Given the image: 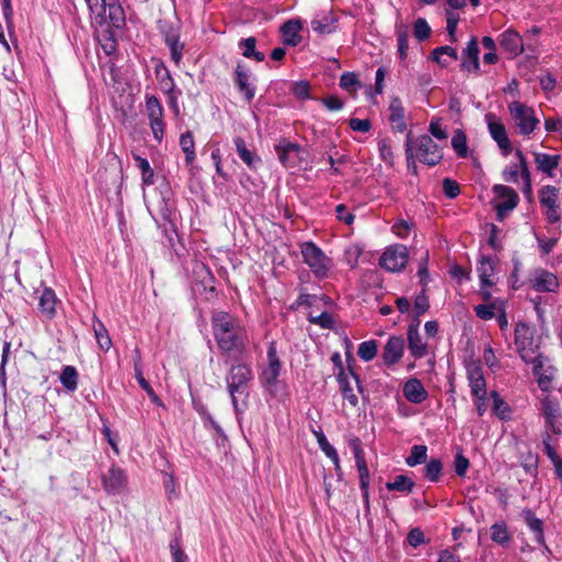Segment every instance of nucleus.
Masks as SVG:
<instances>
[{"mask_svg":"<svg viewBox=\"0 0 562 562\" xmlns=\"http://www.w3.org/2000/svg\"><path fill=\"white\" fill-rule=\"evenodd\" d=\"M212 330L218 348L224 352H244L248 345L246 328L231 314L218 311L212 315Z\"/></svg>","mask_w":562,"mask_h":562,"instance_id":"1","label":"nucleus"},{"mask_svg":"<svg viewBox=\"0 0 562 562\" xmlns=\"http://www.w3.org/2000/svg\"><path fill=\"white\" fill-rule=\"evenodd\" d=\"M252 378L251 367L244 362L233 364L226 375L227 392L237 416L241 415L247 407L248 384Z\"/></svg>","mask_w":562,"mask_h":562,"instance_id":"2","label":"nucleus"},{"mask_svg":"<svg viewBox=\"0 0 562 562\" xmlns=\"http://www.w3.org/2000/svg\"><path fill=\"white\" fill-rule=\"evenodd\" d=\"M405 153L408 168L413 166L414 169L416 159L429 166H435L442 159L440 147L430 136L420 135L414 138L412 132L406 135Z\"/></svg>","mask_w":562,"mask_h":562,"instance_id":"3","label":"nucleus"},{"mask_svg":"<svg viewBox=\"0 0 562 562\" xmlns=\"http://www.w3.org/2000/svg\"><path fill=\"white\" fill-rule=\"evenodd\" d=\"M508 112L519 135L529 136L539 127L540 120L533 108L520 101H513L508 103Z\"/></svg>","mask_w":562,"mask_h":562,"instance_id":"4","label":"nucleus"},{"mask_svg":"<svg viewBox=\"0 0 562 562\" xmlns=\"http://www.w3.org/2000/svg\"><path fill=\"white\" fill-rule=\"evenodd\" d=\"M300 249L304 263L310 267L313 274L318 279L326 278L333 266L331 259L313 241L302 243Z\"/></svg>","mask_w":562,"mask_h":562,"instance_id":"5","label":"nucleus"},{"mask_svg":"<svg viewBox=\"0 0 562 562\" xmlns=\"http://www.w3.org/2000/svg\"><path fill=\"white\" fill-rule=\"evenodd\" d=\"M536 328L527 323L519 322L515 327V347L520 359L529 362L538 353L539 345L535 338Z\"/></svg>","mask_w":562,"mask_h":562,"instance_id":"6","label":"nucleus"},{"mask_svg":"<svg viewBox=\"0 0 562 562\" xmlns=\"http://www.w3.org/2000/svg\"><path fill=\"white\" fill-rule=\"evenodd\" d=\"M90 13L94 16L99 24H102L109 19L115 26H119L123 19V11L116 0H86Z\"/></svg>","mask_w":562,"mask_h":562,"instance_id":"7","label":"nucleus"},{"mask_svg":"<svg viewBox=\"0 0 562 562\" xmlns=\"http://www.w3.org/2000/svg\"><path fill=\"white\" fill-rule=\"evenodd\" d=\"M281 368L277 345L274 341H271L267 350V366L262 369L259 376L260 383L266 391L270 393L274 392Z\"/></svg>","mask_w":562,"mask_h":562,"instance_id":"8","label":"nucleus"},{"mask_svg":"<svg viewBox=\"0 0 562 562\" xmlns=\"http://www.w3.org/2000/svg\"><path fill=\"white\" fill-rule=\"evenodd\" d=\"M146 116L148 125L151 130L153 137L161 143L165 136L166 124L164 121V108L157 97L151 94L145 95Z\"/></svg>","mask_w":562,"mask_h":562,"instance_id":"9","label":"nucleus"},{"mask_svg":"<svg viewBox=\"0 0 562 562\" xmlns=\"http://www.w3.org/2000/svg\"><path fill=\"white\" fill-rule=\"evenodd\" d=\"M540 412L544 417L546 427L555 435L562 434V412L557 398L549 395L540 402Z\"/></svg>","mask_w":562,"mask_h":562,"instance_id":"10","label":"nucleus"},{"mask_svg":"<svg viewBox=\"0 0 562 562\" xmlns=\"http://www.w3.org/2000/svg\"><path fill=\"white\" fill-rule=\"evenodd\" d=\"M408 261L407 247L395 244L387 247L380 257V266L391 272H397L405 268Z\"/></svg>","mask_w":562,"mask_h":562,"instance_id":"11","label":"nucleus"},{"mask_svg":"<svg viewBox=\"0 0 562 562\" xmlns=\"http://www.w3.org/2000/svg\"><path fill=\"white\" fill-rule=\"evenodd\" d=\"M493 192L495 194V210L497 217L503 220L517 206L519 196L514 189L504 184H495L493 187Z\"/></svg>","mask_w":562,"mask_h":562,"instance_id":"12","label":"nucleus"},{"mask_svg":"<svg viewBox=\"0 0 562 562\" xmlns=\"http://www.w3.org/2000/svg\"><path fill=\"white\" fill-rule=\"evenodd\" d=\"M279 161L285 168H294L300 166L303 157V149L297 143H293L286 138H282L274 147Z\"/></svg>","mask_w":562,"mask_h":562,"instance_id":"13","label":"nucleus"},{"mask_svg":"<svg viewBox=\"0 0 562 562\" xmlns=\"http://www.w3.org/2000/svg\"><path fill=\"white\" fill-rule=\"evenodd\" d=\"M485 121L487 123L488 132H490L492 138L497 143V145L502 149L503 154L505 156H507L512 150V144L508 138V135H507L504 124L493 113H487L485 115Z\"/></svg>","mask_w":562,"mask_h":562,"instance_id":"14","label":"nucleus"},{"mask_svg":"<svg viewBox=\"0 0 562 562\" xmlns=\"http://www.w3.org/2000/svg\"><path fill=\"white\" fill-rule=\"evenodd\" d=\"M102 485L108 494H120L127 486V476L124 470L112 465L108 472L102 475Z\"/></svg>","mask_w":562,"mask_h":562,"instance_id":"15","label":"nucleus"},{"mask_svg":"<svg viewBox=\"0 0 562 562\" xmlns=\"http://www.w3.org/2000/svg\"><path fill=\"white\" fill-rule=\"evenodd\" d=\"M494 263L487 257H482L477 265V273L481 281L480 294L483 300L487 301L491 297L490 288L494 284Z\"/></svg>","mask_w":562,"mask_h":562,"instance_id":"16","label":"nucleus"},{"mask_svg":"<svg viewBox=\"0 0 562 562\" xmlns=\"http://www.w3.org/2000/svg\"><path fill=\"white\" fill-rule=\"evenodd\" d=\"M352 381L355 382L359 392H362V385L358 374L353 373L352 371L349 373L341 371L338 375V383L344 398L347 400L351 406L356 407L359 401L358 396L353 392V387L351 385Z\"/></svg>","mask_w":562,"mask_h":562,"instance_id":"17","label":"nucleus"},{"mask_svg":"<svg viewBox=\"0 0 562 562\" xmlns=\"http://www.w3.org/2000/svg\"><path fill=\"white\" fill-rule=\"evenodd\" d=\"M235 83L245 100L251 102L256 94V86L251 74L240 64L235 69Z\"/></svg>","mask_w":562,"mask_h":562,"instance_id":"18","label":"nucleus"},{"mask_svg":"<svg viewBox=\"0 0 562 562\" xmlns=\"http://www.w3.org/2000/svg\"><path fill=\"white\" fill-rule=\"evenodd\" d=\"M531 286L537 292H554L559 286V279L550 271L538 269L531 278Z\"/></svg>","mask_w":562,"mask_h":562,"instance_id":"19","label":"nucleus"},{"mask_svg":"<svg viewBox=\"0 0 562 562\" xmlns=\"http://www.w3.org/2000/svg\"><path fill=\"white\" fill-rule=\"evenodd\" d=\"M467 374L471 394H487L486 382L482 368L479 362L470 361L467 363Z\"/></svg>","mask_w":562,"mask_h":562,"instance_id":"20","label":"nucleus"},{"mask_svg":"<svg viewBox=\"0 0 562 562\" xmlns=\"http://www.w3.org/2000/svg\"><path fill=\"white\" fill-rule=\"evenodd\" d=\"M405 341L400 336H392L389 338L382 358L385 364L392 366L400 361L404 353Z\"/></svg>","mask_w":562,"mask_h":562,"instance_id":"21","label":"nucleus"},{"mask_svg":"<svg viewBox=\"0 0 562 562\" xmlns=\"http://www.w3.org/2000/svg\"><path fill=\"white\" fill-rule=\"evenodd\" d=\"M499 44L513 57L524 53L522 37L513 29H508L499 35Z\"/></svg>","mask_w":562,"mask_h":562,"instance_id":"22","label":"nucleus"},{"mask_svg":"<svg viewBox=\"0 0 562 562\" xmlns=\"http://www.w3.org/2000/svg\"><path fill=\"white\" fill-rule=\"evenodd\" d=\"M479 43L475 37H472L465 49L462 52L461 68L469 72H476L480 69L479 63Z\"/></svg>","mask_w":562,"mask_h":562,"instance_id":"23","label":"nucleus"},{"mask_svg":"<svg viewBox=\"0 0 562 562\" xmlns=\"http://www.w3.org/2000/svg\"><path fill=\"white\" fill-rule=\"evenodd\" d=\"M403 394L405 398L413 404H420L428 396L427 390L424 387L423 383L416 378H412L405 382L403 386Z\"/></svg>","mask_w":562,"mask_h":562,"instance_id":"24","label":"nucleus"},{"mask_svg":"<svg viewBox=\"0 0 562 562\" xmlns=\"http://www.w3.org/2000/svg\"><path fill=\"white\" fill-rule=\"evenodd\" d=\"M390 111V122L392 128L396 132L403 133L406 131V121H405V109L402 104L400 98H392L389 106Z\"/></svg>","mask_w":562,"mask_h":562,"instance_id":"25","label":"nucleus"},{"mask_svg":"<svg viewBox=\"0 0 562 562\" xmlns=\"http://www.w3.org/2000/svg\"><path fill=\"white\" fill-rule=\"evenodd\" d=\"M517 157V162L509 165L506 167L503 171V178L506 182L517 183L518 182V176L520 175L521 178H525V169L529 170L526 157L524 156L522 151L517 149L515 153Z\"/></svg>","mask_w":562,"mask_h":562,"instance_id":"26","label":"nucleus"},{"mask_svg":"<svg viewBox=\"0 0 562 562\" xmlns=\"http://www.w3.org/2000/svg\"><path fill=\"white\" fill-rule=\"evenodd\" d=\"M408 348L413 357L423 358L427 352V346L418 331V324L411 325L407 331Z\"/></svg>","mask_w":562,"mask_h":562,"instance_id":"27","label":"nucleus"},{"mask_svg":"<svg viewBox=\"0 0 562 562\" xmlns=\"http://www.w3.org/2000/svg\"><path fill=\"white\" fill-rule=\"evenodd\" d=\"M136 358L134 360V375L137 380L139 386L147 393V395L150 397V400L158 406H162V402L157 396L150 384L146 381V379L143 375V367H142V359L138 350H136Z\"/></svg>","mask_w":562,"mask_h":562,"instance_id":"28","label":"nucleus"},{"mask_svg":"<svg viewBox=\"0 0 562 562\" xmlns=\"http://www.w3.org/2000/svg\"><path fill=\"white\" fill-rule=\"evenodd\" d=\"M535 164L541 172L552 176L560 162L559 155H549L544 153H535Z\"/></svg>","mask_w":562,"mask_h":562,"instance_id":"29","label":"nucleus"},{"mask_svg":"<svg viewBox=\"0 0 562 562\" xmlns=\"http://www.w3.org/2000/svg\"><path fill=\"white\" fill-rule=\"evenodd\" d=\"M522 518L528 526V528L535 533V540L538 544H544V533H543V521L537 518L532 510L524 509Z\"/></svg>","mask_w":562,"mask_h":562,"instance_id":"30","label":"nucleus"},{"mask_svg":"<svg viewBox=\"0 0 562 562\" xmlns=\"http://www.w3.org/2000/svg\"><path fill=\"white\" fill-rule=\"evenodd\" d=\"M301 27L302 26L299 21L290 20L285 22L281 27L284 44L290 46H296L301 41Z\"/></svg>","mask_w":562,"mask_h":562,"instance_id":"31","label":"nucleus"},{"mask_svg":"<svg viewBox=\"0 0 562 562\" xmlns=\"http://www.w3.org/2000/svg\"><path fill=\"white\" fill-rule=\"evenodd\" d=\"M56 300L55 292L52 289H44L38 302L41 312L48 317H53L56 311Z\"/></svg>","mask_w":562,"mask_h":562,"instance_id":"32","label":"nucleus"},{"mask_svg":"<svg viewBox=\"0 0 562 562\" xmlns=\"http://www.w3.org/2000/svg\"><path fill=\"white\" fill-rule=\"evenodd\" d=\"M237 154L239 158L249 167L256 168L257 164L260 161L259 157L256 156L255 153L249 150L246 146L245 140L241 137H236L234 139Z\"/></svg>","mask_w":562,"mask_h":562,"instance_id":"33","label":"nucleus"},{"mask_svg":"<svg viewBox=\"0 0 562 562\" xmlns=\"http://www.w3.org/2000/svg\"><path fill=\"white\" fill-rule=\"evenodd\" d=\"M432 58L441 67H447L450 61L458 59L457 49L451 46H440L432 50Z\"/></svg>","mask_w":562,"mask_h":562,"instance_id":"34","label":"nucleus"},{"mask_svg":"<svg viewBox=\"0 0 562 562\" xmlns=\"http://www.w3.org/2000/svg\"><path fill=\"white\" fill-rule=\"evenodd\" d=\"M59 381L67 391H76L78 386L77 369L72 366H65L61 370Z\"/></svg>","mask_w":562,"mask_h":562,"instance_id":"35","label":"nucleus"},{"mask_svg":"<svg viewBox=\"0 0 562 562\" xmlns=\"http://www.w3.org/2000/svg\"><path fill=\"white\" fill-rule=\"evenodd\" d=\"M491 539L502 547L508 546L510 536L504 521L495 522L491 526Z\"/></svg>","mask_w":562,"mask_h":562,"instance_id":"36","label":"nucleus"},{"mask_svg":"<svg viewBox=\"0 0 562 562\" xmlns=\"http://www.w3.org/2000/svg\"><path fill=\"white\" fill-rule=\"evenodd\" d=\"M490 396L493 400V412L502 420H508L512 417V409L509 405L499 396L496 391L491 392Z\"/></svg>","mask_w":562,"mask_h":562,"instance_id":"37","label":"nucleus"},{"mask_svg":"<svg viewBox=\"0 0 562 562\" xmlns=\"http://www.w3.org/2000/svg\"><path fill=\"white\" fill-rule=\"evenodd\" d=\"M133 158L137 164V167L142 171V181L144 186H151L155 182V173L150 167L149 161L139 155L133 154Z\"/></svg>","mask_w":562,"mask_h":562,"instance_id":"38","label":"nucleus"},{"mask_svg":"<svg viewBox=\"0 0 562 562\" xmlns=\"http://www.w3.org/2000/svg\"><path fill=\"white\" fill-rule=\"evenodd\" d=\"M156 76L159 81L160 88L165 93H171L176 90L175 81L169 72V70L164 66L159 65L156 67Z\"/></svg>","mask_w":562,"mask_h":562,"instance_id":"39","label":"nucleus"},{"mask_svg":"<svg viewBox=\"0 0 562 562\" xmlns=\"http://www.w3.org/2000/svg\"><path fill=\"white\" fill-rule=\"evenodd\" d=\"M180 147L182 151L186 154V162L187 165H191L195 159V150H194V138L191 132H186L180 136Z\"/></svg>","mask_w":562,"mask_h":562,"instance_id":"40","label":"nucleus"},{"mask_svg":"<svg viewBox=\"0 0 562 562\" xmlns=\"http://www.w3.org/2000/svg\"><path fill=\"white\" fill-rule=\"evenodd\" d=\"M93 331H94V336H95L99 347L102 350L108 351L112 346V341L108 334L106 328L98 319L93 322Z\"/></svg>","mask_w":562,"mask_h":562,"instance_id":"41","label":"nucleus"},{"mask_svg":"<svg viewBox=\"0 0 562 562\" xmlns=\"http://www.w3.org/2000/svg\"><path fill=\"white\" fill-rule=\"evenodd\" d=\"M414 482L406 475H397L394 481L387 482L385 487L387 491H397L411 493L414 487Z\"/></svg>","mask_w":562,"mask_h":562,"instance_id":"42","label":"nucleus"},{"mask_svg":"<svg viewBox=\"0 0 562 562\" xmlns=\"http://www.w3.org/2000/svg\"><path fill=\"white\" fill-rule=\"evenodd\" d=\"M395 30L400 57L404 59L408 49V26L404 23H397Z\"/></svg>","mask_w":562,"mask_h":562,"instance_id":"43","label":"nucleus"},{"mask_svg":"<svg viewBox=\"0 0 562 562\" xmlns=\"http://www.w3.org/2000/svg\"><path fill=\"white\" fill-rule=\"evenodd\" d=\"M335 18L331 15H325L323 19H314L311 22L313 31L319 34H329L335 31Z\"/></svg>","mask_w":562,"mask_h":562,"instance_id":"44","label":"nucleus"},{"mask_svg":"<svg viewBox=\"0 0 562 562\" xmlns=\"http://www.w3.org/2000/svg\"><path fill=\"white\" fill-rule=\"evenodd\" d=\"M558 193H559L558 189L552 186L543 187L539 193L540 204L543 207L558 206V204H557Z\"/></svg>","mask_w":562,"mask_h":562,"instance_id":"45","label":"nucleus"},{"mask_svg":"<svg viewBox=\"0 0 562 562\" xmlns=\"http://www.w3.org/2000/svg\"><path fill=\"white\" fill-rule=\"evenodd\" d=\"M451 146L459 157L468 156L467 136L463 131L457 130L451 139Z\"/></svg>","mask_w":562,"mask_h":562,"instance_id":"46","label":"nucleus"},{"mask_svg":"<svg viewBox=\"0 0 562 562\" xmlns=\"http://www.w3.org/2000/svg\"><path fill=\"white\" fill-rule=\"evenodd\" d=\"M427 459V447L423 445H416L411 449L409 456L406 458V464L415 467L424 463Z\"/></svg>","mask_w":562,"mask_h":562,"instance_id":"47","label":"nucleus"},{"mask_svg":"<svg viewBox=\"0 0 562 562\" xmlns=\"http://www.w3.org/2000/svg\"><path fill=\"white\" fill-rule=\"evenodd\" d=\"M378 353V344L375 340H367L359 345L358 356L364 361H371Z\"/></svg>","mask_w":562,"mask_h":562,"instance_id":"48","label":"nucleus"},{"mask_svg":"<svg viewBox=\"0 0 562 562\" xmlns=\"http://www.w3.org/2000/svg\"><path fill=\"white\" fill-rule=\"evenodd\" d=\"M166 44L170 49L171 59L178 65L182 59L183 44L176 35L166 36Z\"/></svg>","mask_w":562,"mask_h":562,"instance_id":"49","label":"nucleus"},{"mask_svg":"<svg viewBox=\"0 0 562 562\" xmlns=\"http://www.w3.org/2000/svg\"><path fill=\"white\" fill-rule=\"evenodd\" d=\"M307 319L311 324L318 325L324 329H331L335 325L334 318L328 312H322L318 315H314L313 312H310Z\"/></svg>","mask_w":562,"mask_h":562,"instance_id":"50","label":"nucleus"},{"mask_svg":"<svg viewBox=\"0 0 562 562\" xmlns=\"http://www.w3.org/2000/svg\"><path fill=\"white\" fill-rule=\"evenodd\" d=\"M339 86L349 92H356L361 87V83L355 72H344L340 77Z\"/></svg>","mask_w":562,"mask_h":562,"instance_id":"51","label":"nucleus"},{"mask_svg":"<svg viewBox=\"0 0 562 562\" xmlns=\"http://www.w3.org/2000/svg\"><path fill=\"white\" fill-rule=\"evenodd\" d=\"M441 470V461L439 459H431L425 467V476L429 481L436 482L439 479Z\"/></svg>","mask_w":562,"mask_h":562,"instance_id":"52","label":"nucleus"},{"mask_svg":"<svg viewBox=\"0 0 562 562\" xmlns=\"http://www.w3.org/2000/svg\"><path fill=\"white\" fill-rule=\"evenodd\" d=\"M430 32L431 30L427 21L423 18H418L414 24V36L422 42L429 37Z\"/></svg>","mask_w":562,"mask_h":562,"instance_id":"53","label":"nucleus"},{"mask_svg":"<svg viewBox=\"0 0 562 562\" xmlns=\"http://www.w3.org/2000/svg\"><path fill=\"white\" fill-rule=\"evenodd\" d=\"M429 132L437 139H446L448 137L446 128L442 126L440 117H434L429 124Z\"/></svg>","mask_w":562,"mask_h":562,"instance_id":"54","label":"nucleus"},{"mask_svg":"<svg viewBox=\"0 0 562 562\" xmlns=\"http://www.w3.org/2000/svg\"><path fill=\"white\" fill-rule=\"evenodd\" d=\"M412 229V224L405 220H397L393 226L392 232L398 237V238H406Z\"/></svg>","mask_w":562,"mask_h":562,"instance_id":"55","label":"nucleus"},{"mask_svg":"<svg viewBox=\"0 0 562 562\" xmlns=\"http://www.w3.org/2000/svg\"><path fill=\"white\" fill-rule=\"evenodd\" d=\"M310 83L307 81H296L292 86V93L301 100L310 98Z\"/></svg>","mask_w":562,"mask_h":562,"instance_id":"56","label":"nucleus"},{"mask_svg":"<svg viewBox=\"0 0 562 562\" xmlns=\"http://www.w3.org/2000/svg\"><path fill=\"white\" fill-rule=\"evenodd\" d=\"M379 153L383 161L390 165L393 162V149L391 143L387 139H381L379 142Z\"/></svg>","mask_w":562,"mask_h":562,"instance_id":"57","label":"nucleus"},{"mask_svg":"<svg viewBox=\"0 0 562 562\" xmlns=\"http://www.w3.org/2000/svg\"><path fill=\"white\" fill-rule=\"evenodd\" d=\"M475 314L481 319L487 321L494 317L495 315V305L494 304H479L474 307Z\"/></svg>","mask_w":562,"mask_h":562,"instance_id":"58","label":"nucleus"},{"mask_svg":"<svg viewBox=\"0 0 562 562\" xmlns=\"http://www.w3.org/2000/svg\"><path fill=\"white\" fill-rule=\"evenodd\" d=\"M442 189H443V193L449 199H454L460 193V187H459L458 182L454 180H451L449 178L443 180Z\"/></svg>","mask_w":562,"mask_h":562,"instance_id":"59","label":"nucleus"},{"mask_svg":"<svg viewBox=\"0 0 562 562\" xmlns=\"http://www.w3.org/2000/svg\"><path fill=\"white\" fill-rule=\"evenodd\" d=\"M458 22H459L458 14H456L451 11H447V31L449 33L451 42L457 41L456 32H457Z\"/></svg>","mask_w":562,"mask_h":562,"instance_id":"60","label":"nucleus"},{"mask_svg":"<svg viewBox=\"0 0 562 562\" xmlns=\"http://www.w3.org/2000/svg\"><path fill=\"white\" fill-rule=\"evenodd\" d=\"M348 445L353 453L355 460L366 459L361 440L358 437H355V436L350 437L348 439Z\"/></svg>","mask_w":562,"mask_h":562,"instance_id":"61","label":"nucleus"},{"mask_svg":"<svg viewBox=\"0 0 562 562\" xmlns=\"http://www.w3.org/2000/svg\"><path fill=\"white\" fill-rule=\"evenodd\" d=\"M348 445L353 453L355 460L366 459L361 440L358 437H355V436L350 437L348 439Z\"/></svg>","mask_w":562,"mask_h":562,"instance_id":"62","label":"nucleus"},{"mask_svg":"<svg viewBox=\"0 0 562 562\" xmlns=\"http://www.w3.org/2000/svg\"><path fill=\"white\" fill-rule=\"evenodd\" d=\"M336 217L347 225H351L355 221V215L347 210L345 204H338L336 206Z\"/></svg>","mask_w":562,"mask_h":562,"instance_id":"63","label":"nucleus"},{"mask_svg":"<svg viewBox=\"0 0 562 562\" xmlns=\"http://www.w3.org/2000/svg\"><path fill=\"white\" fill-rule=\"evenodd\" d=\"M170 551L173 562H187V554L181 549L177 539L170 542Z\"/></svg>","mask_w":562,"mask_h":562,"instance_id":"64","label":"nucleus"}]
</instances>
